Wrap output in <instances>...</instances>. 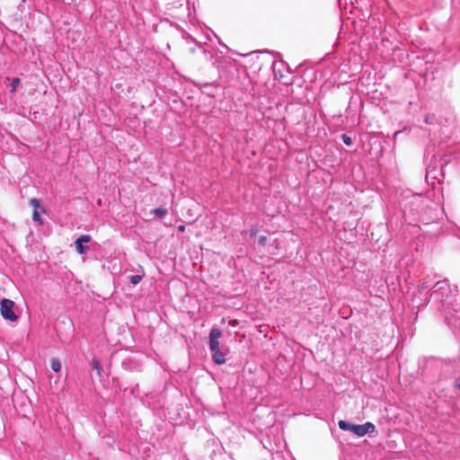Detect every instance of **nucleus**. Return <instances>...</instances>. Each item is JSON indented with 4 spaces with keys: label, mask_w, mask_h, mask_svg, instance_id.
Masks as SVG:
<instances>
[{
    "label": "nucleus",
    "mask_w": 460,
    "mask_h": 460,
    "mask_svg": "<svg viewBox=\"0 0 460 460\" xmlns=\"http://www.w3.org/2000/svg\"><path fill=\"white\" fill-rule=\"evenodd\" d=\"M266 243H267V236L266 235H261V236L258 237V243L260 245H265Z\"/></svg>",
    "instance_id": "obj_13"
},
{
    "label": "nucleus",
    "mask_w": 460,
    "mask_h": 460,
    "mask_svg": "<svg viewBox=\"0 0 460 460\" xmlns=\"http://www.w3.org/2000/svg\"><path fill=\"white\" fill-rule=\"evenodd\" d=\"M338 424L341 429L349 430L358 437H363L367 433H373L376 430L375 425L371 422H367L362 425H356L347 422L346 420H340Z\"/></svg>",
    "instance_id": "obj_1"
},
{
    "label": "nucleus",
    "mask_w": 460,
    "mask_h": 460,
    "mask_svg": "<svg viewBox=\"0 0 460 460\" xmlns=\"http://www.w3.org/2000/svg\"><path fill=\"white\" fill-rule=\"evenodd\" d=\"M256 234H257V231H252V235H256Z\"/></svg>",
    "instance_id": "obj_19"
},
{
    "label": "nucleus",
    "mask_w": 460,
    "mask_h": 460,
    "mask_svg": "<svg viewBox=\"0 0 460 460\" xmlns=\"http://www.w3.org/2000/svg\"><path fill=\"white\" fill-rule=\"evenodd\" d=\"M75 250H76V252H77L78 253H80V254H84V253L85 252V251H86L87 247H84V246L83 245V243H81V242H79V241L75 240Z\"/></svg>",
    "instance_id": "obj_8"
},
{
    "label": "nucleus",
    "mask_w": 460,
    "mask_h": 460,
    "mask_svg": "<svg viewBox=\"0 0 460 460\" xmlns=\"http://www.w3.org/2000/svg\"><path fill=\"white\" fill-rule=\"evenodd\" d=\"M14 305V302L11 299H2L0 303V314L4 319L11 322L17 321L18 316L13 311Z\"/></svg>",
    "instance_id": "obj_2"
},
{
    "label": "nucleus",
    "mask_w": 460,
    "mask_h": 460,
    "mask_svg": "<svg viewBox=\"0 0 460 460\" xmlns=\"http://www.w3.org/2000/svg\"><path fill=\"white\" fill-rule=\"evenodd\" d=\"M212 358L214 362L217 365L224 364L226 362L225 354L220 350H216L212 352Z\"/></svg>",
    "instance_id": "obj_5"
},
{
    "label": "nucleus",
    "mask_w": 460,
    "mask_h": 460,
    "mask_svg": "<svg viewBox=\"0 0 460 460\" xmlns=\"http://www.w3.org/2000/svg\"><path fill=\"white\" fill-rule=\"evenodd\" d=\"M447 282L446 281H438L435 286H434V288H443L445 286H447Z\"/></svg>",
    "instance_id": "obj_16"
},
{
    "label": "nucleus",
    "mask_w": 460,
    "mask_h": 460,
    "mask_svg": "<svg viewBox=\"0 0 460 460\" xmlns=\"http://www.w3.org/2000/svg\"><path fill=\"white\" fill-rule=\"evenodd\" d=\"M50 367L56 373L60 372V370H61V363H60L59 359H58L56 358H52L50 359Z\"/></svg>",
    "instance_id": "obj_7"
},
{
    "label": "nucleus",
    "mask_w": 460,
    "mask_h": 460,
    "mask_svg": "<svg viewBox=\"0 0 460 460\" xmlns=\"http://www.w3.org/2000/svg\"><path fill=\"white\" fill-rule=\"evenodd\" d=\"M30 205L32 207V219L35 222L42 225V219L40 218V214L45 213V209L41 207L40 200L36 198H32L30 199Z\"/></svg>",
    "instance_id": "obj_3"
},
{
    "label": "nucleus",
    "mask_w": 460,
    "mask_h": 460,
    "mask_svg": "<svg viewBox=\"0 0 460 460\" xmlns=\"http://www.w3.org/2000/svg\"><path fill=\"white\" fill-rule=\"evenodd\" d=\"M142 278V275H133L129 278V280L133 285H137L141 281Z\"/></svg>",
    "instance_id": "obj_11"
},
{
    "label": "nucleus",
    "mask_w": 460,
    "mask_h": 460,
    "mask_svg": "<svg viewBox=\"0 0 460 460\" xmlns=\"http://www.w3.org/2000/svg\"><path fill=\"white\" fill-rule=\"evenodd\" d=\"M222 336V332L220 330L217 328H213L209 332V349L210 350L216 351L219 350V339Z\"/></svg>",
    "instance_id": "obj_4"
},
{
    "label": "nucleus",
    "mask_w": 460,
    "mask_h": 460,
    "mask_svg": "<svg viewBox=\"0 0 460 460\" xmlns=\"http://www.w3.org/2000/svg\"><path fill=\"white\" fill-rule=\"evenodd\" d=\"M21 80L18 77H14L12 80V93H14L17 89V87L20 85Z\"/></svg>",
    "instance_id": "obj_10"
},
{
    "label": "nucleus",
    "mask_w": 460,
    "mask_h": 460,
    "mask_svg": "<svg viewBox=\"0 0 460 460\" xmlns=\"http://www.w3.org/2000/svg\"><path fill=\"white\" fill-rule=\"evenodd\" d=\"M91 366H92V368L96 371V373L99 376H102L103 369H102V367L98 359L93 358L91 362Z\"/></svg>",
    "instance_id": "obj_6"
},
{
    "label": "nucleus",
    "mask_w": 460,
    "mask_h": 460,
    "mask_svg": "<svg viewBox=\"0 0 460 460\" xmlns=\"http://www.w3.org/2000/svg\"><path fill=\"white\" fill-rule=\"evenodd\" d=\"M179 232H184L185 231V226L181 225L178 227Z\"/></svg>",
    "instance_id": "obj_18"
},
{
    "label": "nucleus",
    "mask_w": 460,
    "mask_h": 460,
    "mask_svg": "<svg viewBox=\"0 0 460 460\" xmlns=\"http://www.w3.org/2000/svg\"><path fill=\"white\" fill-rule=\"evenodd\" d=\"M91 239H92L91 235H89V234H82L76 240L81 242V243H88V242L91 241Z\"/></svg>",
    "instance_id": "obj_12"
},
{
    "label": "nucleus",
    "mask_w": 460,
    "mask_h": 460,
    "mask_svg": "<svg viewBox=\"0 0 460 460\" xmlns=\"http://www.w3.org/2000/svg\"><path fill=\"white\" fill-rule=\"evenodd\" d=\"M342 139H343V142H344L346 145H348V146L351 145V143H352V142H351V138H350L349 137H348L347 135H343V136H342Z\"/></svg>",
    "instance_id": "obj_15"
},
{
    "label": "nucleus",
    "mask_w": 460,
    "mask_h": 460,
    "mask_svg": "<svg viewBox=\"0 0 460 460\" xmlns=\"http://www.w3.org/2000/svg\"><path fill=\"white\" fill-rule=\"evenodd\" d=\"M433 119H434V115L433 114H429V115H426L424 120H425V122L427 124H431Z\"/></svg>",
    "instance_id": "obj_14"
},
{
    "label": "nucleus",
    "mask_w": 460,
    "mask_h": 460,
    "mask_svg": "<svg viewBox=\"0 0 460 460\" xmlns=\"http://www.w3.org/2000/svg\"><path fill=\"white\" fill-rule=\"evenodd\" d=\"M155 215L159 217H163L167 214V210L164 208H158L154 210Z\"/></svg>",
    "instance_id": "obj_9"
},
{
    "label": "nucleus",
    "mask_w": 460,
    "mask_h": 460,
    "mask_svg": "<svg viewBox=\"0 0 460 460\" xmlns=\"http://www.w3.org/2000/svg\"><path fill=\"white\" fill-rule=\"evenodd\" d=\"M456 386L460 390V377L456 380Z\"/></svg>",
    "instance_id": "obj_17"
}]
</instances>
